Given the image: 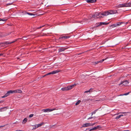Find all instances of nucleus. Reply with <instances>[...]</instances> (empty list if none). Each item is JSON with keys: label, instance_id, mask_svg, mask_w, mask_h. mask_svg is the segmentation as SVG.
Segmentation results:
<instances>
[{"label": "nucleus", "instance_id": "3", "mask_svg": "<svg viewBox=\"0 0 131 131\" xmlns=\"http://www.w3.org/2000/svg\"><path fill=\"white\" fill-rule=\"evenodd\" d=\"M76 85V84H73L71 85L70 86H68L67 87L62 88L61 90L62 91H68L72 89L74 86Z\"/></svg>", "mask_w": 131, "mask_h": 131}, {"label": "nucleus", "instance_id": "19", "mask_svg": "<svg viewBox=\"0 0 131 131\" xmlns=\"http://www.w3.org/2000/svg\"><path fill=\"white\" fill-rule=\"evenodd\" d=\"M123 116V115H120L116 117L115 118V119H118L121 118V117L122 116Z\"/></svg>", "mask_w": 131, "mask_h": 131}, {"label": "nucleus", "instance_id": "41", "mask_svg": "<svg viewBox=\"0 0 131 131\" xmlns=\"http://www.w3.org/2000/svg\"><path fill=\"white\" fill-rule=\"evenodd\" d=\"M15 131H23L21 130H17Z\"/></svg>", "mask_w": 131, "mask_h": 131}, {"label": "nucleus", "instance_id": "34", "mask_svg": "<svg viewBox=\"0 0 131 131\" xmlns=\"http://www.w3.org/2000/svg\"><path fill=\"white\" fill-rule=\"evenodd\" d=\"M100 63L99 61H97L96 62H95V63L96 64H97V63Z\"/></svg>", "mask_w": 131, "mask_h": 131}, {"label": "nucleus", "instance_id": "13", "mask_svg": "<svg viewBox=\"0 0 131 131\" xmlns=\"http://www.w3.org/2000/svg\"><path fill=\"white\" fill-rule=\"evenodd\" d=\"M10 34V33H6L5 34H2L1 35H0V37H5V36H7L8 35H9Z\"/></svg>", "mask_w": 131, "mask_h": 131}, {"label": "nucleus", "instance_id": "33", "mask_svg": "<svg viewBox=\"0 0 131 131\" xmlns=\"http://www.w3.org/2000/svg\"><path fill=\"white\" fill-rule=\"evenodd\" d=\"M13 3H10L7 4V5L8 6V5H12Z\"/></svg>", "mask_w": 131, "mask_h": 131}, {"label": "nucleus", "instance_id": "24", "mask_svg": "<svg viewBox=\"0 0 131 131\" xmlns=\"http://www.w3.org/2000/svg\"><path fill=\"white\" fill-rule=\"evenodd\" d=\"M43 124V123H40V124H37V126H38V127H40L42 125V124Z\"/></svg>", "mask_w": 131, "mask_h": 131}, {"label": "nucleus", "instance_id": "1", "mask_svg": "<svg viewBox=\"0 0 131 131\" xmlns=\"http://www.w3.org/2000/svg\"><path fill=\"white\" fill-rule=\"evenodd\" d=\"M22 91L21 90L18 89L14 90H9L2 97V98H4L9 96L11 94H13L15 93H22Z\"/></svg>", "mask_w": 131, "mask_h": 131}, {"label": "nucleus", "instance_id": "31", "mask_svg": "<svg viewBox=\"0 0 131 131\" xmlns=\"http://www.w3.org/2000/svg\"><path fill=\"white\" fill-rule=\"evenodd\" d=\"M33 116V114H31L29 116V117L31 118Z\"/></svg>", "mask_w": 131, "mask_h": 131}, {"label": "nucleus", "instance_id": "25", "mask_svg": "<svg viewBox=\"0 0 131 131\" xmlns=\"http://www.w3.org/2000/svg\"><path fill=\"white\" fill-rule=\"evenodd\" d=\"M7 20V19H2L1 18H0V21H6V20Z\"/></svg>", "mask_w": 131, "mask_h": 131}, {"label": "nucleus", "instance_id": "37", "mask_svg": "<svg viewBox=\"0 0 131 131\" xmlns=\"http://www.w3.org/2000/svg\"><path fill=\"white\" fill-rule=\"evenodd\" d=\"M93 117H90L89 118L87 119L88 120H89V119H91V118H93Z\"/></svg>", "mask_w": 131, "mask_h": 131}, {"label": "nucleus", "instance_id": "15", "mask_svg": "<svg viewBox=\"0 0 131 131\" xmlns=\"http://www.w3.org/2000/svg\"><path fill=\"white\" fill-rule=\"evenodd\" d=\"M59 72V71L58 70H56L53 71L51 72L52 74H55L58 73Z\"/></svg>", "mask_w": 131, "mask_h": 131}, {"label": "nucleus", "instance_id": "39", "mask_svg": "<svg viewBox=\"0 0 131 131\" xmlns=\"http://www.w3.org/2000/svg\"><path fill=\"white\" fill-rule=\"evenodd\" d=\"M120 114V113H119H119H116V114H114V115L115 116V115H118V114Z\"/></svg>", "mask_w": 131, "mask_h": 131}, {"label": "nucleus", "instance_id": "11", "mask_svg": "<svg viewBox=\"0 0 131 131\" xmlns=\"http://www.w3.org/2000/svg\"><path fill=\"white\" fill-rule=\"evenodd\" d=\"M90 126H91V124L90 123H86L84 124L83 125V127H86Z\"/></svg>", "mask_w": 131, "mask_h": 131}, {"label": "nucleus", "instance_id": "2", "mask_svg": "<svg viewBox=\"0 0 131 131\" xmlns=\"http://www.w3.org/2000/svg\"><path fill=\"white\" fill-rule=\"evenodd\" d=\"M104 13V12L103 13H98V12H96L93 15H92L91 16H90L91 18H101L102 17L101 16V15H103L104 16V15H103V14Z\"/></svg>", "mask_w": 131, "mask_h": 131}, {"label": "nucleus", "instance_id": "8", "mask_svg": "<svg viewBox=\"0 0 131 131\" xmlns=\"http://www.w3.org/2000/svg\"><path fill=\"white\" fill-rule=\"evenodd\" d=\"M108 23H106L105 22H101L99 23H97L96 24L98 25L97 26H96V27H97L103 25H107L108 24Z\"/></svg>", "mask_w": 131, "mask_h": 131}, {"label": "nucleus", "instance_id": "4", "mask_svg": "<svg viewBox=\"0 0 131 131\" xmlns=\"http://www.w3.org/2000/svg\"><path fill=\"white\" fill-rule=\"evenodd\" d=\"M116 12L117 11H116L112 10L110 11L109 12H104V13L103 14L104 15V16H106L110 14H115L116 13Z\"/></svg>", "mask_w": 131, "mask_h": 131}, {"label": "nucleus", "instance_id": "20", "mask_svg": "<svg viewBox=\"0 0 131 131\" xmlns=\"http://www.w3.org/2000/svg\"><path fill=\"white\" fill-rule=\"evenodd\" d=\"M27 118H25L23 121L22 123H25L27 122Z\"/></svg>", "mask_w": 131, "mask_h": 131}, {"label": "nucleus", "instance_id": "18", "mask_svg": "<svg viewBox=\"0 0 131 131\" xmlns=\"http://www.w3.org/2000/svg\"><path fill=\"white\" fill-rule=\"evenodd\" d=\"M5 108H7V107H4L1 108H0V112H2L4 111V109Z\"/></svg>", "mask_w": 131, "mask_h": 131}, {"label": "nucleus", "instance_id": "32", "mask_svg": "<svg viewBox=\"0 0 131 131\" xmlns=\"http://www.w3.org/2000/svg\"><path fill=\"white\" fill-rule=\"evenodd\" d=\"M129 92H128L127 93H125L124 94H123V95H127L128 94H129Z\"/></svg>", "mask_w": 131, "mask_h": 131}, {"label": "nucleus", "instance_id": "10", "mask_svg": "<svg viewBox=\"0 0 131 131\" xmlns=\"http://www.w3.org/2000/svg\"><path fill=\"white\" fill-rule=\"evenodd\" d=\"M68 47H62L59 48L58 49L59 52H62L64 51L65 50L67 49Z\"/></svg>", "mask_w": 131, "mask_h": 131}, {"label": "nucleus", "instance_id": "17", "mask_svg": "<svg viewBox=\"0 0 131 131\" xmlns=\"http://www.w3.org/2000/svg\"><path fill=\"white\" fill-rule=\"evenodd\" d=\"M93 91V89H90L88 91H85L84 92V93H87V92H89L91 93Z\"/></svg>", "mask_w": 131, "mask_h": 131}, {"label": "nucleus", "instance_id": "27", "mask_svg": "<svg viewBox=\"0 0 131 131\" xmlns=\"http://www.w3.org/2000/svg\"><path fill=\"white\" fill-rule=\"evenodd\" d=\"M52 74V72H50L48 73L47 74H46L45 75H44L43 76V77H45V76H46V75H50V74Z\"/></svg>", "mask_w": 131, "mask_h": 131}, {"label": "nucleus", "instance_id": "42", "mask_svg": "<svg viewBox=\"0 0 131 131\" xmlns=\"http://www.w3.org/2000/svg\"><path fill=\"white\" fill-rule=\"evenodd\" d=\"M3 101H0V103H2L3 102Z\"/></svg>", "mask_w": 131, "mask_h": 131}, {"label": "nucleus", "instance_id": "14", "mask_svg": "<svg viewBox=\"0 0 131 131\" xmlns=\"http://www.w3.org/2000/svg\"><path fill=\"white\" fill-rule=\"evenodd\" d=\"M69 37V36H61L60 37L59 39H66L68 38Z\"/></svg>", "mask_w": 131, "mask_h": 131}, {"label": "nucleus", "instance_id": "43", "mask_svg": "<svg viewBox=\"0 0 131 131\" xmlns=\"http://www.w3.org/2000/svg\"><path fill=\"white\" fill-rule=\"evenodd\" d=\"M3 54H0V56H2Z\"/></svg>", "mask_w": 131, "mask_h": 131}, {"label": "nucleus", "instance_id": "23", "mask_svg": "<svg viewBox=\"0 0 131 131\" xmlns=\"http://www.w3.org/2000/svg\"><path fill=\"white\" fill-rule=\"evenodd\" d=\"M81 102V101L78 100L75 104V105H77L79 104Z\"/></svg>", "mask_w": 131, "mask_h": 131}, {"label": "nucleus", "instance_id": "30", "mask_svg": "<svg viewBox=\"0 0 131 131\" xmlns=\"http://www.w3.org/2000/svg\"><path fill=\"white\" fill-rule=\"evenodd\" d=\"M44 26V25H43V26H40L39 27L36 28L37 29H39L40 28H41V27H43Z\"/></svg>", "mask_w": 131, "mask_h": 131}, {"label": "nucleus", "instance_id": "7", "mask_svg": "<svg viewBox=\"0 0 131 131\" xmlns=\"http://www.w3.org/2000/svg\"><path fill=\"white\" fill-rule=\"evenodd\" d=\"M57 110V109H56L55 108H52V109L47 108V109H43L42 110V111H43V112H51L53 111H54V110Z\"/></svg>", "mask_w": 131, "mask_h": 131}, {"label": "nucleus", "instance_id": "12", "mask_svg": "<svg viewBox=\"0 0 131 131\" xmlns=\"http://www.w3.org/2000/svg\"><path fill=\"white\" fill-rule=\"evenodd\" d=\"M96 0H86V2L88 3H94L96 1Z\"/></svg>", "mask_w": 131, "mask_h": 131}, {"label": "nucleus", "instance_id": "6", "mask_svg": "<svg viewBox=\"0 0 131 131\" xmlns=\"http://www.w3.org/2000/svg\"><path fill=\"white\" fill-rule=\"evenodd\" d=\"M123 23H124L123 22H118L116 24H112L111 26H112V27H117L119 26L122 24H123Z\"/></svg>", "mask_w": 131, "mask_h": 131}, {"label": "nucleus", "instance_id": "44", "mask_svg": "<svg viewBox=\"0 0 131 131\" xmlns=\"http://www.w3.org/2000/svg\"><path fill=\"white\" fill-rule=\"evenodd\" d=\"M0 126V127H3V126Z\"/></svg>", "mask_w": 131, "mask_h": 131}, {"label": "nucleus", "instance_id": "26", "mask_svg": "<svg viewBox=\"0 0 131 131\" xmlns=\"http://www.w3.org/2000/svg\"><path fill=\"white\" fill-rule=\"evenodd\" d=\"M106 59H107V58H105V59H103L102 60H101L100 61H99L100 62V63H102V62L104 60H106Z\"/></svg>", "mask_w": 131, "mask_h": 131}, {"label": "nucleus", "instance_id": "9", "mask_svg": "<svg viewBox=\"0 0 131 131\" xmlns=\"http://www.w3.org/2000/svg\"><path fill=\"white\" fill-rule=\"evenodd\" d=\"M128 83V82L127 80H125L122 81V82H121V83L119 84V85H120L121 84H123V85H127Z\"/></svg>", "mask_w": 131, "mask_h": 131}, {"label": "nucleus", "instance_id": "21", "mask_svg": "<svg viewBox=\"0 0 131 131\" xmlns=\"http://www.w3.org/2000/svg\"><path fill=\"white\" fill-rule=\"evenodd\" d=\"M98 110V109H96L93 112H92L91 113V116H92L93 114H95Z\"/></svg>", "mask_w": 131, "mask_h": 131}, {"label": "nucleus", "instance_id": "40", "mask_svg": "<svg viewBox=\"0 0 131 131\" xmlns=\"http://www.w3.org/2000/svg\"><path fill=\"white\" fill-rule=\"evenodd\" d=\"M119 113H122V114H124V113H126V112H119Z\"/></svg>", "mask_w": 131, "mask_h": 131}, {"label": "nucleus", "instance_id": "5", "mask_svg": "<svg viewBox=\"0 0 131 131\" xmlns=\"http://www.w3.org/2000/svg\"><path fill=\"white\" fill-rule=\"evenodd\" d=\"M119 6L121 7H130L131 6V3H125L122 4H121L119 5Z\"/></svg>", "mask_w": 131, "mask_h": 131}, {"label": "nucleus", "instance_id": "38", "mask_svg": "<svg viewBox=\"0 0 131 131\" xmlns=\"http://www.w3.org/2000/svg\"><path fill=\"white\" fill-rule=\"evenodd\" d=\"M95 123H91V126L93 125H95Z\"/></svg>", "mask_w": 131, "mask_h": 131}, {"label": "nucleus", "instance_id": "22", "mask_svg": "<svg viewBox=\"0 0 131 131\" xmlns=\"http://www.w3.org/2000/svg\"><path fill=\"white\" fill-rule=\"evenodd\" d=\"M97 129L96 127H95L93 128L90 129L89 131H92V130H96Z\"/></svg>", "mask_w": 131, "mask_h": 131}, {"label": "nucleus", "instance_id": "35", "mask_svg": "<svg viewBox=\"0 0 131 131\" xmlns=\"http://www.w3.org/2000/svg\"><path fill=\"white\" fill-rule=\"evenodd\" d=\"M96 128L97 129L101 127H100V125L97 126H96Z\"/></svg>", "mask_w": 131, "mask_h": 131}, {"label": "nucleus", "instance_id": "29", "mask_svg": "<svg viewBox=\"0 0 131 131\" xmlns=\"http://www.w3.org/2000/svg\"><path fill=\"white\" fill-rule=\"evenodd\" d=\"M34 126L35 127V128H34L35 129L38 127L37 126V125H34Z\"/></svg>", "mask_w": 131, "mask_h": 131}, {"label": "nucleus", "instance_id": "28", "mask_svg": "<svg viewBox=\"0 0 131 131\" xmlns=\"http://www.w3.org/2000/svg\"><path fill=\"white\" fill-rule=\"evenodd\" d=\"M27 14H28V15H33L32 13H28V12H27Z\"/></svg>", "mask_w": 131, "mask_h": 131}, {"label": "nucleus", "instance_id": "36", "mask_svg": "<svg viewBox=\"0 0 131 131\" xmlns=\"http://www.w3.org/2000/svg\"><path fill=\"white\" fill-rule=\"evenodd\" d=\"M23 39L24 40H25L27 39L26 38V37H23Z\"/></svg>", "mask_w": 131, "mask_h": 131}, {"label": "nucleus", "instance_id": "16", "mask_svg": "<svg viewBox=\"0 0 131 131\" xmlns=\"http://www.w3.org/2000/svg\"><path fill=\"white\" fill-rule=\"evenodd\" d=\"M16 41H12L11 42H9L7 41L5 42H4V43L5 44H6V45H8L10 44H11L12 43H13L14 42H15Z\"/></svg>", "mask_w": 131, "mask_h": 131}]
</instances>
